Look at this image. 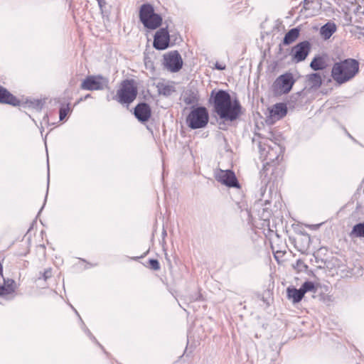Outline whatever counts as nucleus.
<instances>
[{
  "instance_id": "10",
  "label": "nucleus",
  "mask_w": 364,
  "mask_h": 364,
  "mask_svg": "<svg viewBox=\"0 0 364 364\" xmlns=\"http://www.w3.org/2000/svg\"><path fill=\"white\" fill-rule=\"evenodd\" d=\"M309 52V43L303 41L295 46L292 50L293 60L299 63L306 59Z\"/></svg>"
},
{
  "instance_id": "11",
  "label": "nucleus",
  "mask_w": 364,
  "mask_h": 364,
  "mask_svg": "<svg viewBox=\"0 0 364 364\" xmlns=\"http://www.w3.org/2000/svg\"><path fill=\"white\" fill-rule=\"evenodd\" d=\"M169 34L166 28L159 29L155 34L154 46L158 50H164L168 46Z\"/></svg>"
},
{
  "instance_id": "27",
  "label": "nucleus",
  "mask_w": 364,
  "mask_h": 364,
  "mask_svg": "<svg viewBox=\"0 0 364 364\" xmlns=\"http://www.w3.org/2000/svg\"><path fill=\"white\" fill-rule=\"evenodd\" d=\"M50 274H51V272H50V269H48V270L45 271V272H44V277H45V279H47V278L50 277Z\"/></svg>"
},
{
  "instance_id": "6",
  "label": "nucleus",
  "mask_w": 364,
  "mask_h": 364,
  "mask_svg": "<svg viewBox=\"0 0 364 364\" xmlns=\"http://www.w3.org/2000/svg\"><path fill=\"white\" fill-rule=\"evenodd\" d=\"M293 75L286 73L279 76L273 84L274 91L279 95L287 94L290 92L294 84Z\"/></svg>"
},
{
  "instance_id": "30",
  "label": "nucleus",
  "mask_w": 364,
  "mask_h": 364,
  "mask_svg": "<svg viewBox=\"0 0 364 364\" xmlns=\"http://www.w3.org/2000/svg\"><path fill=\"white\" fill-rule=\"evenodd\" d=\"M275 147L277 149H280V147L278 145H276Z\"/></svg>"
},
{
  "instance_id": "12",
  "label": "nucleus",
  "mask_w": 364,
  "mask_h": 364,
  "mask_svg": "<svg viewBox=\"0 0 364 364\" xmlns=\"http://www.w3.org/2000/svg\"><path fill=\"white\" fill-rule=\"evenodd\" d=\"M135 117L141 122H146L151 116V109L146 103L139 104L134 109Z\"/></svg>"
},
{
  "instance_id": "15",
  "label": "nucleus",
  "mask_w": 364,
  "mask_h": 364,
  "mask_svg": "<svg viewBox=\"0 0 364 364\" xmlns=\"http://www.w3.org/2000/svg\"><path fill=\"white\" fill-rule=\"evenodd\" d=\"M336 26L335 23L328 22L321 28L320 34L321 37L327 40L336 32Z\"/></svg>"
},
{
  "instance_id": "3",
  "label": "nucleus",
  "mask_w": 364,
  "mask_h": 364,
  "mask_svg": "<svg viewBox=\"0 0 364 364\" xmlns=\"http://www.w3.org/2000/svg\"><path fill=\"white\" fill-rule=\"evenodd\" d=\"M137 95V88L133 80H126L122 82L115 95V100L121 104L132 102Z\"/></svg>"
},
{
  "instance_id": "13",
  "label": "nucleus",
  "mask_w": 364,
  "mask_h": 364,
  "mask_svg": "<svg viewBox=\"0 0 364 364\" xmlns=\"http://www.w3.org/2000/svg\"><path fill=\"white\" fill-rule=\"evenodd\" d=\"M287 112V107L284 104H276L270 109V116L275 120H278L284 117Z\"/></svg>"
},
{
  "instance_id": "25",
  "label": "nucleus",
  "mask_w": 364,
  "mask_h": 364,
  "mask_svg": "<svg viewBox=\"0 0 364 364\" xmlns=\"http://www.w3.org/2000/svg\"><path fill=\"white\" fill-rule=\"evenodd\" d=\"M149 263H150V265L151 267V268L154 270H158L160 268V265H159V263L158 262V260L156 259H150L149 260Z\"/></svg>"
},
{
  "instance_id": "20",
  "label": "nucleus",
  "mask_w": 364,
  "mask_h": 364,
  "mask_svg": "<svg viewBox=\"0 0 364 364\" xmlns=\"http://www.w3.org/2000/svg\"><path fill=\"white\" fill-rule=\"evenodd\" d=\"M351 237H364V223L356 224L350 232Z\"/></svg>"
},
{
  "instance_id": "21",
  "label": "nucleus",
  "mask_w": 364,
  "mask_h": 364,
  "mask_svg": "<svg viewBox=\"0 0 364 364\" xmlns=\"http://www.w3.org/2000/svg\"><path fill=\"white\" fill-rule=\"evenodd\" d=\"M314 4L313 0L304 1L303 9L306 11H309L308 16H313L317 14L318 9L313 6Z\"/></svg>"
},
{
  "instance_id": "19",
  "label": "nucleus",
  "mask_w": 364,
  "mask_h": 364,
  "mask_svg": "<svg viewBox=\"0 0 364 364\" xmlns=\"http://www.w3.org/2000/svg\"><path fill=\"white\" fill-rule=\"evenodd\" d=\"M326 60L321 56L315 57L310 63V67L314 70H323L326 68Z\"/></svg>"
},
{
  "instance_id": "17",
  "label": "nucleus",
  "mask_w": 364,
  "mask_h": 364,
  "mask_svg": "<svg viewBox=\"0 0 364 364\" xmlns=\"http://www.w3.org/2000/svg\"><path fill=\"white\" fill-rule=\"evenodd\" d=\"M299 36V30L296 28H292L289 31L283 40V43L284 45H289L294 42Z\"/></svg>"
},
{
  "instance_id": "7",
  "label": "nucleus",
  "mask_w": 364,
  "mask_h": 364,
  "mask_svg": "<svg viewBox=\"0 0 364 364\" xmlns=\"http://www.w3.org/2000/svg\"><path fill=\"white\" fill-rule=\"evenodd\" d=\"M108 85L107 78L102 75L87 76L82 82L81 88L86 90H100Z\"/></svg>"
},
{
  "instance_id": "1",
  "label": "nucleus",
  "mask_w": 364,
  "mask_h": 364,
  "mask_svg": "<svg viewBox=\"0 0 364 364\" xmlns=\"http://www.w3.org/2000/svg\"><path fill=\"white\" fill-rule=\"evenodd\" d=\"M214 108L220 119L232 122L240 116L241 106L238 101L232 100L227 92L219 90L214 97Z\"/></svg>"
},
{
  "instance_id": "5",
  "label": "nucleus",
  "mask_w": 364,
  "mask_h": 364,
  "mask_svg": "<svg viewBox=\"0 0 364 364\" xmlns=\"http://www.w3.org/2000/svg\"><path fill=\"white\" fill-rule=\"evenodd\" d=\"M208 113L205 107L193 109L186 118L188 126L193 129L204 127L208 122Z\"/></svg>"
},
{
  "instance_id": "16",
  "label": "nucleus",
  "mask_w": 364,
  "mask_h": 364,
  "mask_svg": "<svg viewBox=\"0 0 364 364\" xmlns=\"http://www.w3.org/2000/svg\"><path fill=\"white\" fill-rule=\"evenodd\" d=\"M287 297L291 299L294 304L299 302L304 297V294L301 289L287 288Z\"/></svg>"
},
{
  "instance_id": "14",
  "label": "nucleus",
  "mask_w": 364,
  "mask_h": 364,
  "mask_svg": "<svg viewBox=\"0 0 364 364\" xmlns=\"http://www.w3.org/2000/svg\"><path fill=\"white\" fill-rule=\"evenodd\" d=\"M0 102L14 106L19 103L18 100L14 95L1 86H0Z\"/></svg>"
},
{
  "instance_id": "26",
  "label": "nucleus",
  "mask_w": 364,
  "mask_h": 364,
  "mask_svg": "<svg viewBox=\"0 0 364 364\" xmlns=\"http://www.w3.org/2000/svg\"><path fill=\"white\" fill-rule=\"evenodd\" d=\"M267 160L272 162L274 161V158L273 157L270 152H269L268 155L267 156Z\"/></svg>"
},
{
  "instance_id": "9",
  "label": "nucleus",
  "mask_w": 364,
  "mask_h": 364,
  "mask_svg": "<svg viewBox=\"0 0 364 364\" xmlns=\"http://www.w3.org/2000/svg\"><path fill=\"white\" fill-rule=\"evenodd\" d=\"M164 65L168 70L177 72L181 68L183 60L178 51L174 50L168 52L164 55Z\"/></svg>"
},
{
  "instance_id": "28",
  "label": "nucleus",
  "mask_w": 364,
  "mask_h": 364,
  "mask_svg": "<svg viewBox=\"0 0 364 364\" xmlns=\"http://www.w3.org/2000/svg\"><path fill=\"white\" fill-rule=\"evenodd\" d=\"M296 266L298 267H306V266L304 264V262L301 260H298L297 261Z\"/></svg>"
},
{
  "instance_id": "8",
  "label": "nucleus",
  "mask_w": 364,
  "mask_h": 364,
  "mask_svg": "<svg viewBox=\"0 0 364 364\" xmlns=\"http://www.w3.org/2000/svg\"><path fill=\"white\" fill-rule=\"evenodd\" d=\"M215 179L228 187H238V183L234 172L230 170L217 169L214 172Z\"/></svg>"
},
{
  "instance_id": "29",
  "label": "nucleus",
  "mask_w": 364,
  "mask_h": 364,
  "mask_svg": "<svg viewBox=\"0 0 364 364\" xmlns=\"http://www.w3.org/2000/svg\"><path fill=\"white\" fill-rule=\"evenodd\" d=\"M216 68H217L218 70H223L225 68H224V67H222V66H220V65H216Z\"/></svg>"
},
{
  "instance_id": "18",
  "label": "nucleus",
  "mask_w": 364,
  "mask_h": 364,
  "mask_svg": "<svg viewBox=\"0 0 364 364\" xmlns=\"http://www.w3.org/2000/svg\"><path fill=\"white\" fill-rule=\"evenodd\" d=\"M309 85L311 87L318 88L322 84V78L319 73H311L306 76Z\"/></svg>"
},
{
  "instance_id": "23",
  "label": "nucleus",
  "mask_w": 364,
  "mask_h": 364,
  "mask_svg": "<svg viewBox=\"0 0 364 364\" xmlns=\"http://www.w3.org/2000/svg\"><path fill=\"white\" fill-rule=\"evenodd\" d=\"M303 293L305 294L308 291H314L315 286L314 284L311 282H304L300 288Z\"/></svg>"
},
{
  "instance_id": "22",
  "label": "nucleus",
  "mask_w": 364,
  "mask_h": 364,
  "mask_svg": "<svg viewBox=\"0 0 364 364\" xmlns=\"http://www.w3.org/2000/svg\"><path fill=\"white\" fill-rule=\"evenodd\" d=\"M159 92L164 95H170L173 91V87L171 85L161 84L158 86Z\"/></svg>"
},
{
  "instance_id": "24",
  "label": "nucleus",
  "mask_w": 364,
  "mask_h": 364,
  "mask_svg": "<svg viewBox=\"0 0 364 364\" xmlns=\"http://www.w3.org/2000/svg\"><path fill=\"white\" fill-rule=\"evenodd\" d=\"M69 112H70V108H69L68 105H67L66 107H61L60 109V120L64 119L66 117V116L68 115V114L69 113Z\"/></svg>"
},
{
  "instance_id": "4",
  "label": "nucleus",
  "mask_w": 364,
  "mask_h": 364,
  "mask_svg": "<svg viewBox=\"0 0 364 364\" xmlns=\"http://www.w3.org/2000/svg\"><path fill=\"white\" fill-rule=\"evenodd\" d=\"M139 17L144 26L149 29L158 28L162 21L161 16L154 13V8L150 4L141 6Z\"/></svg>"
},
{
  "instance_id": "2",
  "label": "nucleus",
  "mask_w": 364,
  "mask_h": 364,
  "mask_svg": "<svg viewBox=\"0 0 364 364\" xmlns=\"http://www.w3.org/2000/svg\"><path fill=\"white\" fill-rule=\"evenodd\" d=\"M360 63L353 58L335 63L331 69V77L338 85L345 84L353 79L359 72Z\"/></svg>"
}]
</instances>
